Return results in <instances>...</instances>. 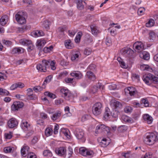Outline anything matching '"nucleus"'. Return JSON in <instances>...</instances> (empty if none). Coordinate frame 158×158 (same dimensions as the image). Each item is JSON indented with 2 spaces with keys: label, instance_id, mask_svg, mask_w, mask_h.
Segmentation results:
<instances>
[{
  "label": "nucleus",
  "instance_id": "4be33fe9",
  "mask_svg": "<svg viewBox=\"0 0 158 158\" xmlns=\"http://www.w3.org/2000/svg\"><path fill=\"white\" fill-rule=\"evenodd\" d=\"M64 45L66 48L69 49H72L74 47L70 40H66L64 42Z\"/></svg>",
  "mask_w": 158,
  "mask_h": 158
},
{
  "label": "nucleus",
  "instance_id": "9d476101",
  "mask_svg": "<svg viewBox=\"0 0 158 158\" xmlns=\"http://www.w3.org/2000/svg\"><path fill=\"white\" fill-rule=\"evenodd\" d=\"M98 141L102 147H105L107 146L110 143V141L109 139L106 138H98Z\"/></svg>",
  "mask_w": 158,
  "mask_h": 158
},
{
  "label": "nucleus",
  "instance_id": "4c0bfd02",
  "mask_svg": "<svg viewBox=\"0 0 158 158\" xmlns=\"http://www.w3.org/2000/svg\"><path fill=\"white\" fill-rule=\"evenodd\" d=\"M53 131L52 128H47L45 130V134L47 136H49L51 135Z\"/></svg>",
  "mask_w": 158,
  "mask_h": 158
},
{
  "label": "nucleus",
  "instance_id": "c9c22d12",
  "mask_svg": "<svg viewBox=\"0 0 158 158\" xmlns=\"http://www.w3.org/2000/svg\"><path fill=\"white\" fill-rule=\"evenodd\" d=\"M88 149L85 148H81L79 149V152L82 155L84 156H87V153Z\"/></svg>",
  "mask_w": 158,
  "mask_h": 158
},
{
  "label": "nucleus",
  "instance_id": "ddd939ff",
  "mask_svg": "<svg viewBox=\"0 0 158 158\" xmlns=\"http://www.w3.org/2000/svg\"><path fill=\"white\" fill-rule=\"evenodd\" d=\"M102 88V89H104V86H102V84L100 83H98L96 85H94L91 89V92L93 94L96 93L99 89Z\"/></svg>",
  "mask_w": 158,
  "mask_h": 158
},
{
  "label": "nucleus",
  "instance_id": "20e7f679",
  "mask_svg": "<svg viewBox=\"0 0 158 158\" xmlns=\"http://www.w3.org/2000/svg\"><path fill=\"white\" fill-rule=\"evenodd\" d=\"M102 110V105L100 102H97L92 107V113L95 115L98 116L101 113Z\"/></svg>",
  "mask_w": 158,
  "mask_h": 158
},
{
  "label": "nucleus",
  "instance_id": "f03ea898",
  "mask_svg": "<svg viewBox=\"0 0 158 158\" xmlns=\"http://www.w3.org/2000/svg\"><path fill=\"white\" fill-rule=\"evenodd\" d=\"M143 80L148 85H150L152 83L156 84L158 83V77L151 73L144 75Z\"/></svg>",
  "mask_w": 158,
  "mask_h": 158
},
{
  "label": "nucleus",
  "instance_id": "6ab92c4d",
  "mask_svg": "<svg viewBox=\"0 0 158 158\" xmlns=\"http://www.w3.org/2000/svg\"><path fill=\"white\" fill-rule=\"evenodd\" d=\"M71 75L76 78L77 79H81L82 77V75L79 71L74 72L70 73Z\"/></svg>",
  "mask_w": 158,
  "mask_h": 158
},
{
  "label": "nucleus",
  "instance_id": "774afa93",
  "mask_svg": "<svg viewBox=\"0 0 158 158\" xmlns=\"http://www.w3.org/2000/svg\"><path fill=\"white\" fill-rule=\"evenodd\" d=\"M28 158H36V156L33 153H30L27 155Z\"/></svg>",
  "mask_w": 158,
  "mask_h": 158
},
{
  "label": "nucleus",
  "instance_id": "bf43d9fd",
  "mask_svg": "<svg viewBox=\"0 0 158 158\" xmlns=\"http://www.w3.org/2000/svg\"><path fill=\"white\" fill-rule=\"evenodd\" d=\"M132 110V108L129 106H126L124 109L125 111L127 113L131 112Z\"/></svg>",
  "mask_w": 158,
  "mask_h": 158
},
{
  "label": "nucleus",
  "instance_id": "4d7b16f0",
  "mask_svg": "<svg viewBox=\"0 0 158 158\" xmlns=\"http://www.w3.org/2000/svg\"><path fill=\"white\" fill-rule=\"evenodd\" d=\"M141 101L144 104L145 106H148L149 105V103L147 100L145 99H142L141 100Z\"/></svg>",
  "mask_w": 158,
  "mask_h": 158
},
{
  "label": "nucleus",
  "instance_id": "cd10ccee",
  "mask_svg": "<svg viewBox=\"0 0 158 158\" xmlns=\"http://www.w3.org/2000/svg\"><path fill=\"white\" fill-rule=\"evenodd\" d=\"M139 56L140 58L145 60H148L149 59V55L146 52H143L140 53Z\"/></svg>",
  "mask_w": 158,
  "mask_h": 158
},
{
  "label": "nucleus",
  "instance_id": "5701e85b",
  "mask_svg": "<svg viewBox=\"0 0 158 158\" xmlns=\"http://www.w3.org/2000/svg\"><path fill=\"white\" fill-rule=\"evenodd\" d=\"M121 118L123 121L127 123H132L134 122V120L132 118L125 115H123Z\"/></svg>",
  "mask_w": 158,
  "mask_h": 158
},
{
  "label": "nucleus",
  "instance_id": "8fccbe9b",
  "mask_svg": "<svg viewBox=\"0 0 158 158\" xmlns=\"http://www.w3.org/2000/svg\"><path fill=\"white\" fill-rule=\"evenodd\" d=\"M154 23V20L153 19H151L146 23V26L148 27H152L153 26Z\"/></svg>",
  "mask_w": 158,
  "mask_h": 158
},
{
  "label": "nucleus",
  "instance_id": "e433bc0d",
  "mask_svg": "<svg viewBox=\"0 0 158 158\" xmlns=\"http://www.w3.org/2000/svg\"><path fill=\"white\" fill-rule=\"evenodd\" d=\"M82 35V32L79 31L78 32L77 34L76 35L75 39V41L76 43H78L79 42Z\"/></svg>",
  "mask_w": 158,
  "mask_h": 158
},
{
  "label": "nucleus",
  "instance_id": "c85d7f7f",
  "mask_svg": "<svg viewBox=\"0 0 158 158\" xmlns=\"http://www.w3.org/2000/svg\"><path fill=\"white\" fill-rule=\"evenodd\" d=\"M27 90V95L28 97V99L31 100L33 99L35 97L33 95V91L32 89L31 88H29Z\"/></svg>",
  "mask_w": 158,
  "mask_h": 158
},
{
  "label": "nucleus",
  "instance_id": "49530a36",
  "mask_svg": "<svg viewBox=\"0 0 158 158\" xmlns=\"http://www.w3.org/2000/svg\"><path fill=\"white\" fill-rule=\"evenodd\" d=\"M122 155L123 156H124L125 158H133V157L135 156V155H130L128 153H123L122 154Z\"/></svg>",
  "mask_w": 158,
  "mask_h": 158
},
{
  "label": "nucleus",
  "instance_id": "72a5a7b5",
  "mask_svg": "<svg viewBox=\"0 0 158 158\" xmlns=\"http://www.w3.org/2000/svg\"><path fill=\"white\" fill-rule=\"evenodd\" d=\"M22 127L24 130L28 129L30 128V125L28 123L27 121L23 120L22 123Z\"/></svg>",
  "mask_w": 158,
  "mask_h": 158
},
{
  "label": "nucleus",
  "instance_id": "c756f323",
  "mask_svg": "<svg viewBox=\"0 0 158 158\" xmlns=\"http://www.w3.org/2000/svg\"><path fill=\"white\" fill-rule=\"evenodd\" d=\"M8 17L6 15L2 16L0 19V24L2 26H4L7 22Z\"/></svg>",
  "mask_w": 158,
  "mask_h": 158
},
{
  "label": "nucleus",
  "instance_id": "bb28decb",
  "mask_svg": "<svg viewBox=\"0 0 158 158\" xmlns=\"http://www.w3.org/2000/svg\"><path fill=\"white\" fill-rule=\"evenodd\" d=\"M86 77L89 79L94 81L96 79V77L94 73L91 71H88L86 73Z\"/></svg>",
  "mask_w": 158,
  "mask_h": 158
},
{
  "label": "nucleus",
  "instance_id": "79ce46f5",
  "mask_svg": "<svg viewBox=\"0 0 158 158\" xmlns=\"http://www.w3.org/2000/svg\"><path fill=\"white\" fill-rule=\"evenodd\" d=\"M127 127L126 125H122L119 127L118 129V130L120 132H123L126 131L127 129Z\"/></svg>",
  "mask_w": 158,
  "mask_h": 158
},
{
  "label": "nucleus",
  "instance_id": "aec40b11",
  "mask_svg": "<svg viewBox=\"0 0 158 158\" xmlns=\"http://www.w3.org/2000/svg\"><path fill=\"white\" fill-rule=\"evenodd\" d=\"M143 118L144 120L146 121L149 124L151 123L152 122V118L148 114H144L143 116Z\"/></svg>",
  "mask_w": 158,
  "mask_h": 158
},
{
  "label": "nucleus",
  "instance_id": "0e129e2a",
  "mask_svg": "<svg viewBox=\"0 0 158 158\" xmlns=\"http://www.w3.org/2000/svg\"><path fill=\"white\" fill-rule=\"evenodd\" d=\"M156 36L155 33L153 32H151L149 33V38L151 40H153L155 38Z\"/></svg>",
  "mask_w": 158,
  "mask_h": 158
},
{
  "label": "nucleus",
  "instance_id": "f257e3e1",
  "mask_svg": "<svg viewBox=\"0 0 158 158\" xmlns=\"http://www.w3.org/2000/svg\"><path fill=\"white\" fill-rule=\"evenodd\" d=\"M146 144L149 145L153 144L155 142L158 143V133H149L144 139Z\"/></svg>",
  "mask_w": 158,
  "mask_h": 158
},
{
  "label": "nucleus",
  "instance_id": "7ed1b4c3",
  "mask_svg": "<svg viewBox=\"0 0 158 158\" xmlns=\"http://www.w3.org/2000/svg\"><path fill=\"white\" fill-rule=\"evenodd\" d=\"M49 60H43L41 64L37 65L36 68L39 71L45 72L46 71V69L49 67Z\"/></svg>",
  "mask_w": 158,
  "mask_h": 158
},
{
  "label": "nucleus",
  "instance_id": "69168bd1",
  "mask_svg": "<svg viewBox=\"0 0 158 158\" xmlns=\"http://www.w3.org/2000/svg\"><path fill=\"white\" fill-rule=\"evenodd\" d=\"M89 117V116L87 114L85 115L82 116L81 120L82 122H84L88 119Z\"/></svg>",
  "mask_w": 158,
  "mask_h": 158
},
{
  "label": "nucleus",
  "instance_id": "2eb2a0df",
  "mask_svg": "<svg viewBox=\"0 0 158 158\" xmlns=\"http://www.w3.org/2000/svg\"><path fill=\"white\" fill-rule=\"evenodd\" d=\"M111 105L116 108H120L122 107V103L119 102L115 100H112L111 101Z\"/></svg>",
  "mask_w": 158,
  "mask_h": 158
},
{
  "label": "nucleus",
  "instance_id": "09e8293b",
  "mask_svg": "<svg viewBox=\"0 0 158 158\" xmlns=\"http://www.w3.org/2000/svg\"><path fill=\"white\" fill-rule=\"evenodd\" d=\"M44 95L52 98L53 99L56 98V96L55 94L48 92H45L44 93Z\"/></svg>",
  "mask_w": 158,
  "mask_h": 158
},
{
  "label": "nucleus",
  "instance_id": "37998d69",
  "mask_svg": "<svg viewBox=\"0 0 158 158\" xmlns=\"http://www.w3.org/2000/svg\"><path fill=\"white\" fill-rule=\"evenodd\" d=\"M52 77L51 75L48 76L45 80L43 83L42 84L43 86H44V85L47 83L49 82L51 80L52 78Z\"/></svg>",
  "mask_w": 158,
  "mask_h": 158
},
{
  "label": "nucleus",
  "instance_id": "ea45409f",
  "mask_svg": "<svg viewBox=\"0 0 158 158\" xmlns=\"http://www.w3.org/2000/svg\"><path fill=\"white\" fill-rule=\"evenodd\" d=\"M33 35L35 36H43L44 35V33L42 31H36L33 32L32 33Z\"/></svg>",
  "mask_w": 158,
  "mask_h": 158
},
{
  "label": "nucleus",
  "instance_id": "3c124183",
  "mask_svg": "<svg viewBox=\"0 0 158 158\" xmlns=\"http://www.w3.org/2000/svg\"><path fill=\"white\" fill-rule=\"evenodd\" d=\"M92 51V50L90 48H87L85 49L84 53L85 55L88 56L91 53Z\"/></svg>",
  "mask_w": 158,
  "mask_h": 158
},
{
  "label": "nucleus",
  "instance_id": "2f4dec72",
  "mask_svg": "<svg viewBox=\"0 0 158 158\" xmlns=\"http://www.w3.org/2000/svg\"><path fill=\"white\" fill-rule=\"evenodd\" d=\"M80 56V53L79 52H77L75 54L73 55L71 57V60L72 61L77 60Z\"/></svg>",
  "mask_w": 158,
  "mask_h": 158
},
{
  "label": "nucleus",
  "instance_id": "473e14b6",
  "mask_svg": "<svg viewBox=\"0 0 158 158\" xmlns=\"http://www.w3.org/2000/svg\"><path fill=\"white\" fill-rule=\"evenodd\" d=\"M92 34L94 35H96L100 32L97 29V27L96 26L92 25L90 26Z\"/></svg>",
  "mask_w": 158,
  "mask_h": 158
},
{
  "label": "nucleus",
  "instance_id": "6e6552de",
  "mask_svg": "<svg viewBox=\"0 0 158 158\" xmlns=\"http://www.w3.org/2000/svg\"><path fill=\"white\" fill-rule=\"evenodd\" d=\"M133 47L135 51L139 52L143 50L144 49V45L141 42H137L134 44Z\"/></svg>",
  "mask_w": 158,
  "mask_h": 158
},
{
  "label": "nucleus",
  "instance_id": "de8ad7c7",
  "mask_svg": "<svg viewBox=\"0 0 158 158\" xmlns=\"http://www.w3.org/2000/svg\"><path fill=\"white\" fill-rule=\"evenodd\" d=\"M4 152L6 153L12 152L13 151V148L10 147H6L4 148Z\"/></svg>",
  "mask_w": 158,
  "mask_h": 158
},
{
  "label": "nucleus",
  "instance_id": "5fc2aeb1",
  "mask_svg": "<svg viewBox=\"0 0 158 158\" xmlns=\"http://www.w3.org/2000/svg\"><path fill=\"white\" fill-rule=\"evenodd\" d=\"M86 153L87 156H88L90 157H92L94 156V152L92 151L89 149H88L87 151V152Z\"/></svg>",
  "mask_w": 158,
  "mask_h": 158
},
{
  "label": "nucleus",
  "instance_id": "4468645a",
  "mask_svg": "<svg viewBox=\"0 0 158 158\" xmlns=\"http://www.w3.org/2000/svg\"><path fill=\"white\" fill-rule=\"evenodd\" d=\"M18 124V122L15 118L10 119L8 122V125L9 128H13L16 126Z\"/></svg>",
  "mask_w": 158,
  "mask_h": 158
},
{
  "label": "nucleus",
  "instance_id": "dca6fc26",
  "mask_svg": "<svg viewBox=\"0 0 158 158\" xmlns=\"http://www.w3.org/2000/svg\"><path fill=\"white\" fill-rule=\"evenodd\" d=\"M29 147L28 146H24L21 149V152L22 155L24 157L27 156L30 153L29 151Z\"/></svg>",
  "mask_w": 158,
  "mask_h": 158
},
{
  "label": "nucleus",
  "instance_id": "338daca9",
  "mask_svg": "<svg viewBox=\"0 0 158 158\" xmlns=\"http://www.w3.org/2000/svg\"><path fill=\"white\" fill-rule=\"evenodd\" d=\"M3 43L7 46H10L12 44V42L9 40H3Z\"/></svg>",
  "mask_w": 158,
  "mask_h": 158
},
{
  "label": "nucleus",
  "instance_id": "a18cd8bd",
  "mask_svg": "<svg viewBox=\"0 0 158 158\" xmlns=\"http://www.w3.org/2000/svg\"><path fill=\"white\" fill-rule=\"evenodd\" d=\"M45 88V86H43L41 88L40 86H37L34 87L33 88V90L36 92H37L39 91H41L43 88Z\"/></svg>",
  "mask_w": 158,
  "mask_h": 158
},
{
  "label": "nucleus",
  "instance_id": "412c9836",
  "mask_svg": "<svg viewBox=\"0 0 158 158\" xmlns=\"http://www.w3.org/2000/svg\"><path fill=\"white\" fill-rule=\"evenodd\" d=\"M19 43L22 45L29 46L32 44L31 40L25 39H21L19 40Z\"/></svg>",
  "mask_w": 158,
  "mask_h": 158
},
{
  "label": "nucleus",
  "instance_id": "a19ab883",
  "mask_svg": "<svg viewBox=\"0 0 158 158\" xmlns=\"http://www.w3.org/2000/svg\"><path fill=\"white\" fill-rule=\"evenodd\" d=\"M50 23V22L48 20H45L43 23L42 26L43 27L48 29L49 28Z\"/></svg>",
  "mask_w": 158,
  "mask_h": 158
},
{
  "label": "nucleus",
  "instance_id": "0eeeda50",
  "mask_svg": "<svg viewBox=\"0 0 158 158\" xmlns=\"http://www.w3.org/2000/svg\"><path fill=\"white\" fill-rule=\"evenodd\" d=\"M60 92L62 93V96L64 97L67 100H69L73 98L72 94L67 89H60Z\"/></svg>",
  "mask_w": 158,
  "mask_h": 158
},
{
  "label": "nucleus",
  "instance_id": "603ef678",
  "mask_svg": "<svg viewBox=\"0 0 158 158\" xmlns=\"http://www.w3.org/2000/svg\"><path fill=\"white\" fill-rule=\"evenodd\" d=\"M145 9L144 8L140 7L138 10V14L139 15H141L143 14V12L145 11Z\"/></svg>",
  "mask_w": 158,
  "mask_h": 158
},
{
  "label": "nucleus",
  "instance_id": "a211bd4d",
  "mask_svg": "<svg viewBox=\"0 0 158 158\" xmlns=\"http://www.w3.org/2000/svg\"><path fill=\"white\" fill-rule=\"evenodd\" d=\"M45 43L46 41L44 40L40 39L37 40L36 45L38 47V48L41 50Z\"/></svg>",
  "mask_w": 158,
  "mask_h": 158
},
{
  "label": "nucleus",
  "instance_id": "1a4fd4ad",
  "mask_svg": "<svg viewBox=\"0 0 158 158\" xmlns=\"http://www.w3.org/2000/svg\"><path fill=\"white\" fill-rule=\"evenodd\" d=\"M24 105L23 103L20 102H15L11 106V110L13 111H16L22 108Z\"/></svg>",
  "mask_w": 158,
  "mask_h": 158
},
{
  "label": "nucleus",
  "instance_id": "a878e982",
  "mask_svg": "<svg viewBox=\"0 0 158 158\" xmlns=\"http://www.w3.org/2000/svg\"><path fill=\"white\" fill-rule=\"evenodd\" d=\"M111 114L109 109L108 107H106L103 116L104 119L106 120H107L109 118L110 114Z\"/></svg>",
  "mask_w": 158,
  "mask_h": 158
},
{
  "label": "nucleus",
  "instance_id": "e2e57ef3",
  "mask_svg": "<svg viewBox=\"0 0 158 158\" xmlns=\"http://www.w3.org/2000/svg\"><path fill=\"white\" fill-rule=\"evenodd\" d=\"M59 129V125L56 124L55 126L54 129V133L55 134H56L58 133V130Z\"/></svg>",
  "mask_w": 158,
  "mask_h": 158
},
{
  "label": "nucleus",
  "instance_id": "f8f14e48",
  "mask_svg": "<svg viewBox=\"0 0 158 158\" xmlns=\"http://www.w3.org/2000/svg\"><path fill=\"white\" fill-rule=\"evenodd\" d=\"M16 19L18 23L20 24L24 23L26 21V19L23 15H21L20 13H18L15 15Z\"/></svg>",
  "mask_w": 158,
  "mask_h": 158
},
{
  "label": "nucleus",
  "instance_id": "864d4df0",
  "mask_svg": "<svg viewBox=\"0 0 158 158\" xmlns=\"http://www.w3.org/2000/svg\"><path fill=\"white\" fill-rule=\"evenodd\" d=\"M53 46H51L49 47H45L44 48V52L47 53L48 52H49L51 51L53 49Z\"/></svg>",
  "mask_w": 158,
  "mask_h": 158
},
{
  "label": "nucleus",
  "instance_id": "6e6d98bb",
  "mask_svg": "<svg viewBox=\"0 0 158 158\" xmlns=\"http://www.w3.org/2000/svg\"><path fill=\"white\" fill-rule=\"evenodd\" d=\"M96 65L93 64H91L88 67L87 69L89 70L93 71L95 70L96 68Z\"/></svg>",
  "mask_w": 158,
  "mask_h": 158
},
{
  "label": "nucleus",
  "instance_id": "f704fd0d",
  "mask_svg": "<svg viewBox=\"0 0 158 158\" xmlns=\"http://www.w3.org/2000/svg\"><path fill=\"white\" fill-rule=\"evenodd\" d=\"M61 114V112L60 111H58L53 114L52 116L51 117V118L53 120L55 121L60 116Z\"/></svg>",
  "mask_w": 158,
  "mask_h": 158
},
{
  "label": "nucleus",
  "instance_id": "58836bf2",
  "mask_svg": "<svg viewBox=\"0 0 158 158\" xmlns=\"http://www.w3.org/2000/svg\"><path fill=\"white\" fill-rule=\"evenodd\" d=\"M43 154L44 156L47 157H50L52 156V152L49 150H47L44 151Z\"/></svg>",
  "mask_w": 158,
  "mask_h": 158
},
{
  "label": "nucleus",
  "instance_id": "423d86ee",
  "mask_svg": "<svg viewBox=\"0 0 158 158\" xmlns=\"http://www.w3.org/2000/svg\"><path fill=\"white\" fill-rule=\"evenodd\" d=\"M105 131L108 133L110 131V128L103 124L99 125L96 127L95 133L98 134Z\"/></svg>",
  "mask_w": 158,
  "mask_h": 158
},
{
  "label": "nucleus",
  "instance_id": "13d9d810",
  "mask_svg": "<svg viewBox=\"0 0 158 158\" xmlns=\"http://www.w3.org/2000/svg\"><path fill=\"white\" fill-rule=\"evenodd\" d=\"M68 155L69 157H71L73 153V150L72 148L70 147H69L68 148Z\"/></svg>",
  "mask_w": 158,
  "mask_h": 158
},
{
  "label": "nucleus",
  "instance_id": "f3484780",
  "mask_svg": "<svg viewBox=\"0 0 158 158\" xmlns=\"http://www.w3.org/2000/svg\"><path fill=\"white\" fill-rule=\"evenodd\" d=\"M122 51L124 55H126L129 57L131 56L133 53V51L130 48H123Z\"/></svg>",
  "mask_w": 158,
  "mask_h": 158
},
{
  "label": "nucleus",
  "instance_id": "393cba45",
  "mask_svg": "<svg viewBox=\"0 0 158 158\" xmlns=\"http://www.w3.org/2000/svg\"><path fill=\"white\" fill-rule=\"evenodd\" d=\"M86 4L85 2L82 0H79L77 2V8L80 10H82L84 8V5Z\"/></svg>",
  "mask_w": 158,
  "mask_h": 158
},
{
  "label": "nucleus",
  "instance_id": "39448f33",
  "mask_svg": "<svg viewBox=\"0 0 158 158\" xmlns=\"http://www.w3.org/2000/svg\"><path fill=\"white\" fill-rule=\"evenodd\" d=\"M74 134L78 139L81 140L82 142L85 141L84 132L82 129H76L74 132Z\"/></svg>",
  "mask_w": 158,
  "mask_h": 158
},
{
  "label": "nucleus",
  "instance_id": "680f3d73",
  "mask_svg": "<svg viewBox=\"0 0 158 158\" xmlns=\"http://www.w3.org/2000/svg\"><path fill=\"white\" fill-rule=\"evenodd\" d=\"M141 158H157L156 157H152V155L149 153H146L144 155L142 156Z\"/></svg>",
  "mask_w": 158,
  "mask_h": 158
},
{
  "label": "nucleus",
  "instance_id": "b1692460",
  "mask_svg": "<svg viewBox=\"0 0 158 158\" xmlns=\"http://www.w3.org/2000/svg\"><path fill=\"white\" fill-rule=\"evenodd\" d=\"M127 90L129 91V93L131 96L134 95L137 93V91L135 88L133 87H128Z\"/></svg>",
  "mask_w": 158,
  "mask_h": 158
},
{
  "label": "nucleus",
  "instance_id": "7c9ffc66",
  "mask_svg": "<svg viewBox=\"0 0 158 158\" xmlns=\"http://www.w3.org/2000/svg\"><path fill=\"white\" fill-rule=\"evenodd\" d=\"M24 51V50L22 48H15L12 50V53L13 54H19L23 52Z\"/></svg>",
  "mask_w": 158,
  "mask_h": 158
},
{
  "label": "nucleus",
  "instance_id": "9b49d317",
  "mask_svg": "<svg viewBox=\"0 0 158 158\" xmlns=\"http://www.w3.org/2000/svg\"><path fill=\"white\" fill-rule=\"evenodd\" d=\"M66 148L64 147H60L56 148L55 151L58 156H62L64 155L66 152Z\"/></svg>",
  "mask_w": 158,
  "mask_h": 158
},
{
  "label": "nucleus",
  "instance_id": "c03bdc74",
  "mask_svg": "<svg viewBox=\"0 0 158 158\" xmlns=\"http://www.w3.org/2000/svg\"><path fill=\"white\" fill-rule=\"evenodd\" d=\"M9 94V92L5 89L0 88V95H6Z\"/></svg>",
  "mask_w": 158,
  "mask_h": 158
},
{
  "label": "nucleus",
  "instance_id": "052dcab7",
  "mask_svg": "<svg viewBox=\"0 0 158 158\" xmlns=\"http://www.w3.org/2000/svg\"><path fill=\"white\" fill-rule=\"evenodd\" d=\"M111 40L110 38L107 37L106 38V44L108 46H109L111 45Z\"/></svg>",
  "mask_w": 158,
  "mask_h": 158
}]
</instances>
